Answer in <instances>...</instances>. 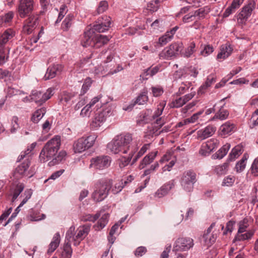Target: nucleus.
<instances>
[{
    "instance_id": "nucleus-38",
    "label": "nucleus",
    "mask_w": 258,
    "mask_h": 258,
    "mask_svg": "<svg viewBox=\"0 0 258 258\" xmlns=\"http://www.w3.org/2000/svg\"><path fill=\"white\" fill-rule=\"evenodd\" d=\"M201 51L200 52V54L203 56H207L211 54L214 50V48L212 45L207 44H202L201 46Z\"/></svg>"
},
{
    "instance_id": "nucleus-3",
    "label": "nucleus",
    "mask_w": 258,
    "mask_h": 258,
    "mask_svg": "<svg viewBox=\"0 0 258 258\" xmlns=\"http://www.w3.org/2000/svg\"><path fill=\"white\" fill-rule=\"evenodd\" d=\"M112 184V180L110 179L102 178L98 180L94 185L92 198L97 202L103 201L108 196Z\"/></svg>"
},
{
    "instance_id": "nucleus-1",
    "label": "nucleus",
    "mask_w": 258,
    "mask_h": 258,
    "mask_svg": "<svg viewBox=\"0 0 258 258\" xmlns=\"http://www.w3.org/2000/svg\"><path fill=\"white\" fill-rule=\"evenodd\" d=\"M107 148L113 154H126L137 152L139 146L137 141H133L132 135L127 133L116 136L108 144Z\"/></svg>"
},
{
    "instance_id": "nucleus-10",
    "label": "nucleus",
    "mask_w": 258,
    "mask_h": 258,
    "mask_svg": "<svg viewBox=\"0 0 258 258\" xmlns=\"http://www.w3.org/2000/svg\"><path fill=\"white\" fill-rule=\"evenodd\" d=\"M53 94V89L48 88L46 92L42 93L40 91L33 90L30 95V100L36 103L42 104L50 99Z\"/></svg>"
},
{
    "instance_id": "nucleus-55",
    "label": "nucleus",
    "mask_w": 258,
    "mask_h": 258,
    "mask_svg": "<svg viewBox=\"0 0 258 258\" xmlns=\"http://www.w3.org/2000/svg\"><path fill=\"white\" fill-rule=\"evenodd\" d=\"M67 12L68 9L67 6L64 5H62L59 8V12L58 14V18L55 21V23L60 22Z\"/></svg>"
},
{
    "instance_id": "nucleus-27",
    "label": "nucleus",
    "mask_w": 258,
    "mask_h": 258,
    "mask_svg": "<svg viewBox=\"0 0 258 258\" xmlns=\"http://www.w3.org/2000/svg\"><path fill=\"white\" fill-rule=\"evenodd\" d=\"M232 48L229 45L225 44L221 46L220 51L217 56V59L221 61L227 58L231 54Z\"/></svg>"
},
{
    "instance_id": "nucleus-35",
    "label": "nucleus",
    "mask_w": 258,
    "mask_h": 258,
    "mask_svg": "<svg viewBox=\"0 0 258 258\" xmlns=\"http://www.w3.org/2000/svg\"><path fill=\"white\" fill-rule=\"evenodd\" d=\"M253 235V233L250 231L244 232H237L236 235L233 239V242L236 241H242L250 238Z\"/></svg>"
},
{
    "instance_id": "nucleus-16",
    "label": "nucleus",
    "mask_w": 258,
    "mask_h": 258,
    "mask_svg": "<svg viewBox=\"0 0 258 258\" xmlns=\"http://www.w3.org/2000/svg\"><path fill=\"white\" fill-rule=\"evenodd\" d=\"M155 120L151 125L148 127V134L150 136H158L159 135L158 130L165 123V118L163 117L157 118L155 119H152V121Z\"/></svg>"
},
{
    "instance_id": "nucleus-12",
    "label": "nucleus",
    "mask_w": 258,
    "mask_h": 258,
    "mask_svg": "<svg viewBox=\"0 0 258 258\" xmlns=\"http://www.w3.org/2000/svg\"><path fill=\"white\" fill-rule=\"evenodd\" d=\"M194 245L193 240L190 238H180L175 242L174 251H184L189 249Z\"/></svg>"
},
{
    "instance_id": "nucleus-53",
    "label": "nucleus",
    "mask_w": 258,
    "mask_h": 258,
    "mask_svg": "<svg viewBox=\"0 0 258 258\" xmlns=\"http://www.w3.org/2000/svg\"><path fill=\"white\" fill-rule=\"evenodd\" d=\"M185 104L182 97L177 98L172 100L170 103V106L171 108H179Z\"/></svg>"
},
{
    "instance_id": "nucleus-28",
    "label": "nucleus",
    "mask_w": 258,
    "mask_h": 258,
    "mask_svg": "<svg viewBox=\"0 0 258 258\" xmlns=\"http://www.w3.org/2000/svg\"><path fill=\"white\" fill-rule=\"evenodd\" d=\"M157 154L158 151H154L149 153L148 155L145 156L140 163V169H143L146 166L151 164L155 159Z\"/></svg>"
},
{
    "instance_id": "nucleus-54",
    "label": "nucleus",
    "mask_w": 258,
    "mask_h": 258,
    "mask_svg": "<svg viewBox=\"0 0 258 258\" xmlns=\"http://www.w3.org/2000/svg\"><path fill=\"white\" fill-rule=\"evenodd\" d=\"M36 143L34 142L32 143L30 146L28 147L27 150L23 153H21V155L18 158V161H20L23 159L27 155H28L31 151L35 148Z\"/></svg>"
},
{
    "instance_id": "nucleus-57",
    "label": "nucleus",
    "mask_w": 258,
    "mask_h": 258,
    "mask_svg": "<svg viewBox=\"0 0 258 258\" xmlns=\"http://www.w3.org/2000/svg\"><path fill=\"white\" fill-rule=\"evenodd\" d=\"M32 195V190L31 189H26L23 196L24 197L22 202L19 205V207H22L31 198Z\"/></svg>"
},
{
    "instance_id": "nucleus-56",
    "label": "nucleus",
    "mask_w": 258,
    "mask_h": 258,
    "mask_svg": "<svg viewBox=\"0 0 258 258\" xmlns=\"http://www.w3.org/2000/svg\"><path fill=\"white\" fill-rule=\"evenodd\" d=\"M150 146L149 144H145L140 150V151L138 152L137 155L135 156V158L133 159V163L136 162L137 160L140 158L142 156H143L145 153L147 151Z\"/></svg>"
},
{
    "instance_id": "nucleus-13",
    "label": "nucleus",
    "mask_w": 258,
    "mask_h": 258,
    "mask_svg": "<svg viewBox=\"0 0 258 258\" xmlns=\"http://www.w3.org/2000/svg\"><path fill=\"white\" fill-rule=\"evenodd\" d=\"M254 9V4L253 3H250L245 6L238 15V23L241 24L245 23L251 15Z\"/></svg>"
},
{
    "instance_id": "nucleus-5",
    "label": "nucleus",
    "mask_w": 258,
    "mask_h": 258,
    "mask_svg": "<svg viewBox=\"0 0 258 258\" xmlns=\"http://www.w3.org/2000/svg\"><path fill=\"white\" fill-rule=\"evenodd\" d=\"M95 135H90L86 138L82 137L75 141L73 145V149L75 153H82L92 147L95 144L97 139Z\"/></svg>"
},
{
    "instance_id": "nucleus-61",
    "label": "nucleus",
    "mask_w": 258,
    "mask_h": 258,
    "mask_svg": "<svg viewBox=\"0 0 258 258\" xmlns=\"http://www.w3.org/2000/svg\"><path fill=\"white\" fill-rule=\"evenodd\" d=\"M190 85V83H185L182 82L179 87L178 92L176 93L177 95L179 96L183 94L189 89Z\"/></svg>"
},
{
    "instance_id": "nucleus-9",
    "label": "nucleus",
    "mask_w": 258,
    "mask_h": 258,
    "mask_svg": "<svg viewBox=\"0 0 258 258\" xmlns=\"http://www.w3.org/2000/svg\"><path fill=\"white\" fill-rule=\"evenodd\" d=\"M15 35V32L12 29L5 30L0 36V54L6 55L9 53L10 48L8 46L9 41Z\"/></svg>"
},
{
    "instance_id": "nucleus-39",
    "label": "nucleus",
    "mask_w": 258,
    "mask_h": 258,
    "mask_svg": "<svg viewBox=\"0 0 258 258\" xmlns=\"http://www.w3.org/2000/svg\"><path fill=\"white\" fill-rule=\"evenodd\" d=\"M210 12V9L208 7L201 8L196 11L194 13L196 18V19H203Z\"/></svg>"
},
{
    "instance_id": "nucleus-17",
    "label": "nucleus",
    "mask_w": 258,
    "mask_h": 258,
    "mask_svg": "<svg viewBox=\"0 0 258 258\" xmlns=\"http://www.w3.org/2000/svg\"><path fill=\"white\" fill-rule=\"evenodd\" d=\"M111 18L105 16L99 20V23L94 25L93 29L97 32L103 33L107 30L110 27Z\"/></svg>"
},
{
    "instance_id": "nucleus-43",
    "label": "nucleus",
    "mask_w": 258,
    "mask_h": 258,
    "mask_svg": "<svg viewBox=\"0 0 258 258\" xmlns=\"http://www.w3.org/2000/svg\"><path fill=\"white\" fill-rule=\"evenodd\" d=\"M24 188L23 184H18L12 193V202H14L22 192Z\"/></svg>"
},
{
    "instance_id": "nucleus-11",
    "label": "nucleus",
    "mask_w": 258,
    "mask_h": 258,
    "mask_svg": "<svg viewBox=\"0 0 258 258\" xmlns=\"http://www.w3.org/2000/svg\"><path fill=\"white\" fill-rule=\"evenodd\" d=\"M33 0H19L18 12L19 16L24 18L33 10Z\"/></svg>"
},
{
    "instance_id": "nucleus-62",
    "label": "nucleus",
    "mask_w": 258,
    "mask_h": 258,
    "mask_svg": "<svg viewBox=\"0 0 258 258\" xmlns=\"http://www.w3.org/2000/svg\"><path fill=\"white\" fill-rule=\"evenodd\" d=\"M196 20V18L194 15V12H190L182 18V21L184 23H188L191 22Z\"/></svg>"
},
{
    "instance_id": "nucleus-46",
    "label": "nucleus",
    "mask_w": 258,
    "mask_h": 258,
    "mask_svg": "<svg viewBox=\"0 0 258 258\" xmlns=\"http://www.w3.org/2000/svg\"><path fill=\"white\" fill-rule=\"evenodd\" d=\"M163 0H153L148 4L147 9L151 12H156L158 10L159 4Z\"/></svg>"
},
{
    "instance_id": "nucleus-14",
    "label": "nucleus",
    "mask_w": 258,
    "mask_h": 258,
    "mask_svg": "<svg viewBox=\"0 0 258 258\" xmlns=\"http://www.w3.org/2000/svg\"><path fill=\"white\" fill-rule=\"evenodd\" d=\"M80 67L82 68L84 70H90V72L94 73L95 75H104V73L107 72V70L106 68V71L103 68V66H100L98 68H95L94 71L93 70V65L91 63L89 58L84 59L81 60L80 63Z\"/></svg>"
},
{
    "instance_id": "nucleus-4",
    "label": "nucleus",
    "mask_w": 258,
    "mask_h": 258,
    "mask_svg": "<svg viewBox=\"0 0 258 258\" xmlns=\"http://www.w3.org/2000/svg\"><path fill=\"white\" fill-rule=\"evenodd\" d=\"M113 108L112 106H108L98 110L95 114L90 124L91 129L97 130L105 122L107 117L113 114Z\"/></svg>"
},
{
    "instance_id": "nucleus-41",
    "label": "nucleus",
    "mask_w": 258,
    "mask_h": 258,
    "mask_svg": "<svg viewBox=\"0 0 258 258\" xmlns=\"http://www.w3.org/2000/svg\"><path fill=\"white\" fill-rule=\"evenodd\" d=\"M196 43L194 42H191L189 44L188 46L185 48L184 52H182V55L185 57H189L195 52Z\"/></svg>"
},
{
    "instance_id": "nucleus-23",
    "label": "nucleus",
    "mask_w": 258,
    "mask_h": 258,
    "mask_svg": "<svg viewBox=\"0 0 258 258\" xmlns=\"http://www.w3.org/2000/svg\"><path fill=\"white\" fill-rule=\"evenodd\" d=\"M30 163V160L27 159L24 162L18 166L15 170L14 176L16 178H20L27 175Z\"/></svg>"
},
{
    "instance_id": "nucleus-21",
    "label": "nucleus",
    "mask_w": 258,
    "mask_h": 258,
    "mask_svg": "<svg viewBox=\"0 0 258 258\" xmlns=\"http://www.w3.org/2000/svg\"><path fill=\"white\" fill-rule=\"evenodd\" d=\"M62 66L60 64H54L50 66L47 70L46 73L43 78L44 79L47 80L54 78L62 71Z\"/></svg>"
},
{
    "instance_id": "nucleus-51",
    "label": "nucleus",
    "mask_w": 258,
    "mask_h": 258,
    "mask_svg": "<svg viewBox=\"0 0 258 258\" xmlns=\"http://www.w3.org/2000/svg\"><path fill=\"white\" fill-rule=\"evenodd\" d=\"M165 106V103L164 102L160 103L158 105L156 110L154 112V114L151 115L152 119H155L157 118H159V116L162 114Z\"/></svg>"
},
{
    "instance_id": "nucleus-34",
    "label": "nucleus",
    "mask_w": 258,
    "mask_h": 258,
    "mask_svg": "<svg viewBox=\"0 0 258 258\" xmlns=\"http://www.w3.org/2000/svg\"><path fill=\"white\" fill-rule=\"evenodd\" d=\"M46 113V108L44 107L37 109L33 113L32 117V121L34 123H37L44 115Z\"/></svg>"
},
{
    "instance_id": "nucleus-63",
    "label": "nucleus",
    "mask_w": 258,
    "mask_h": 258,
    "mask_svg": "<svg viewBox=\"0 0 258 258\" xmlns=\"http://www.w3.org/2000/svg\"><path fill=\"white\" fill-rule=\"evenodd\" d=\"M108 3L106 1H103L99 3L98 9L97 13L98 14L102 13L105 12L108 9Z\"/></svg>"
},
{
    "instance_id": "nucleus-44",
    "label": "nucleus",
    "mask_w": 258,
    "mask_h": 258,
    "mask_svg": "<svg viewBox=\"0 0 258 258\" xmlns=\"http://www.w3.org/2000/svg\"><path fill=\"white\" fill-rule=\"evenodd\" d=\"M72 96L71 93L64 92L59 97V102L63 105H67L70 103Z\"/></svg>"
},
{
    "instance_id": "nucleus-32",
    "label": "nucleus",
    "mask_w": 258,
    "mask_h": 258,
    "mask_svg": "<svg viewBox=\"0 0 258 258\" xmlns=\"http://www.w3.org/2000/svg\"><path fill=\"white\" fill-rule=\"evenodd\" d=\"M136 152L131 153L128 151V153H126L125 154H127V157H122L119 160V166L120 168H124L131 161L134 155Z\"/></svg>"
},
{
    "instance_id": "nucleus-48",
    "label": "nucleus",
    "mask_w": 258,
    "mask_h": 258,
    "mask_svg": "<svg viewBox=\"0 0 258 258\" xmlns=\"http://www.w3.org/2000/svg\"><path fill=\"white\" fill-rule=\"evenodd\" d=\"M205 143L207 146H208V148L210 150L211 152L217 148L219 145V141L217 139L214 138L208 140Z\"/></svg>"
},
{
    "instance_id": "nucleus-15",
    "label": "nucleus",
    "mask_w": 258,
    "mask_h": 258,
    "mask_svg": "<svg viewBox=\"0 0 258 258\" xmlns=\"http://www.w3.org/2000/svg\"><path fill=\"white\" fill-rule=\"evenodd\" d=\"M38 17L30 15L25 21L23 31L27 34L31 33L38 25Z\"/></svg>"
},
{
    "instance_id": "nucleus-59",
    "label": "nucleus",
    "mask_w": 258,
    "mask_h": 258,
    "mask_svg": "<svg viewBox=\"0 0 258 258\" xmlns=\"http://www.w3.org/2000/svg\"><path fill=\"white\" fill-rule=\"evenodd\" d=\"M92 81L90 78L85 79L81 90V94H84L89 90L92 84Z\"/></svg>"
},
{
    "instance_id": "nucleus-60",
    "label": "nucleus",
    "mask_w": 258,
    "mask_h": 258,
    "mask_svg": "<svg viewBox=\"0 0 258 258\" xmlns=\"http://www.w3.org/2000/svg\"><path fill=\"white\" fill-rule=\"evenodd\" d=\"M216 78L214 75H211L207 78V81L205 84L201 86L202 89H206L210 87L213 83L215 82Z\"/></svg>"
},
{
    "instance_id": "nucleus-37",
    "label": "nucleus",
    "mask_w": 258,
    "mask_h": 258,
    "mask_svg": "<svg viewBox=\"0 0 258 258\" xmlns=\"http://www.w3.org/2000/svg\"><path fill=\"white\" fill-rule=\"evenodd\" d=\"M109 218L108 214H104L98 221L97 224L95 226L96 230H100L103 228L108 222Z\"/></svg>"
},
{
    "instance_id": "nucleus-58",
    "label": "nucleus",
    "mask_w": 258,
    "mask_h": 258,
    "mask_svg": "<svg viewBox=\"0 0 258 258\" xmlns=\"http://www.w3.org/2000/svg\"><path fill=\"white\" fill-rule=\"evenodd\" d=\"M235 180V178L234 176L229 175L224 178L222 183V185L231 186L233 185Z\"/></svg>"
},
{
    "instance_id": "nucleus-7",
    "label": "nucleus",
    "mask_w": 258,
    "mask_h": 258,
    "mask_svg": "<svg viewBox=\"0 0 258 258\" xmlns=\"http://www.w3.org/2000/svg\"><path fill=\"white\" fill-rule=\"evenodd\" d=\"M183 46L181 42L174 43L165 48L159 54L160 58L168 59L181 52Z\"/></svg>"
},
{
    "instance_id": "nucleus-42",
    "label": "nucleus",
    "mask_w": 258,
    "mask_h": 258,
    "mask_svg": "<svg viewBox=\"0 0 258 258\" xmlns=\"http://www.w3.org/2000/svg\"><path fill=\"white\" fill-rule=\"evenodd\" d=\"M247 159L246 155H244L242 159L236 163L235 169L237 172H241L245 169Z\"/></svg>"
},
{
    "instance_id": "nucleus-45",
    "label": "nucleus",
    "mask_w": 258,
    "mask_h": 258,
    "mask_svg": "<svg viewBox=\"0 0 258 258\" xmlns=\"http://www.w3.org/2000/svg\"><path fill=\"white\" fill-rule=\"evenodd\" d=\"M30 217L32 221H37L44 219L46 216L44 214H40L39 212L32 209L30 213Z\"/></svg>"
},
{
    "instance_id": "nucleus-20",
    "label": "nucleus",
    "mask_w": 258,
    "mask_h": 258,
    "mask_svg": "<svg viewBox=\"0 0 258 258\" xmlns=\"http://www.w3.org/2000/svg\"><path fill=\"white\" fill-rule=\"evenodd\" d=\"M216 128L212 125H209L204 128L197 131V138L203 140L211 137L216 132Z\"/></svg>"
},
{
    "instance_id": "nucleus-29",
    "label": "nucleus",
    "mask_w": 258,
    "mask_h": 258,
    "mask_svg": "<svg viewBox=\"0 0 258 258\" xmlns=\"http://www.w3.org/2000/svg\"><path fill=\"white\" fill-rule=\"evenodd\" d=\"M148 100V97L147 96V93L146 92H143L140 94L137 98L136 101L128 106L125 108V110H131L133 108L135 104H138L139 105H143L146 103Z\"/></svg>"
},
{
    "instance_id": "nucleus-19",
    "label": "nucleus",
    "mask_w": 258,
    "mask_h": 258,
    "mask_svg": "<svg viewBox=\"0 0 258 258\" xmlns=\"http://www.w3.org/2000/svg\"><path fill=\"white\" fill-rule=\"evenodd\" d=\"M89 231L90 226L87 225H84L78 228L75 237H73L74 244L76 246L79 245L81 241L88 235Z\"/></svg>"
},
{
    "instance_id": "nucleus-24",
    "label": "nucleus",
    "mask_w": 258,
    "mask_h": 258,
    "mask_svg": "<svg viewBox=\"0 0 258 258\" xmlns=\"http://www.w3.org/2000/svg\"><path fill=\"white\" fill-rule=\"evenodd\" d=\"M151 110L148 109L145 112L141 113L137 117V124L140 125H143L152 121L151 115Z\"/></svg>"
},
{
    "instance_id": "nucleus-22",
    "label": "nucleus",
    "mask_w": 258,
    "mask_h": 258,
    "mask_svg": "<svg viewBox=\"0 0 258 258\" xmlns=\"http://www.w3.org/2000/svg\"><path fill=\"white\" fill-rule=\"evenodd\" d=\"M94 35L93 30L89 29L85 31L81 39V45L84 47L89 46L93 47Z\"/></svg>"
},
{
    "instance_id": "nucleus-49",
    "label": "nucleus",
    "mask_w": 258,
    "mask_h": 258,
    "mask_svg": "<svg viewBox=\"0 0 258 258\" xmlns=\"http://www.w3.org/2000/svg\"><path fill=\"white\" fill-rule=\"evenodd\" d=\"M75 228L74 226L70 227L66 233L65 243H70L71 241H74L73 237H75L74 234Z\"/></svg>"
},
{
    "instance_id": "nucleus-40",
    "label": "nucleus",
    "mask_w": 258,
    "mask_h": 258,
    "mask_svg": "<svg viewBox=\"0 0 258 258\" xmlns=\"http://www.w3.org/2000/svg\"><path fill=\"white\" fill-rule=\"evenodd\" d=\"M228 163H224L222 165H219L214 167V172L218 175H223L225 174L228 168Z\"/></svg>"
},
{
    "instance_id": "nucleus-25",
    "label": "nucleus",
    "mask_w": 258,
    "mask_h": 258,
    "mask_svg": "<svg viewBox=\"0 0 258 258\" xmlns=\"http://www.w3.org/2000/svg\"><path fill=\"white\" fill-rule=\"evenodd\" d=\"M110 37L103 35H95L93 47L98 48L107 44Z\"/></svg>"
},
{
    "instance_id": "nucleus-8",
    "label": "nucleus",
    "mask_w": 258,
    "mask_h": 258,
    "mask_svg": "<svg viewBox=\"0 0 258 258\" xmlns=\"http://www.w3.org/2000/svg\"><path fill=\"white\" fill-rule=\"evenodd\" d=\"M111 158L108 156L102 155L92 158L90 160V168L102 170L107 168L110 165Z\"/></svg>"
},
{
    "instance_id": "nucleus-31",
    "label": "nucleus",
    "mask_w": 258,
    "mask_h": 258,
    "mask_svg": "<svg viewBox=\"0 0 258 258\" xmlns=\"http://www.w3.org/2000/svg\"><path fill=\"white\" fill-rule=\"evenodd\" d=\"M230 148V145L229 144H226L222 147H221L215 154L213 155L214 159H222L223 158L227 153Z\"/></svg>"
},
{
    "instance_id": "nucleus-33",
    "label": "nucleus",
    "mask_w": 258,
    "mask_h": 258,
    "mask_svg": "<svg viewBox=\"0 0 258 258\" xmlns=\"http://www.w3.org/2000/svg\"><path fill=\"white\" fill-rule=\"evenodd\" d=\"M74 18V16L72 14L67 16L61 24V28L63 31L69 30L73 24Z\"/></svg>"
},
{
    "instance_id": "nucleus-2",
    "label": "nucleus",
    "mask_w": 258,
    "mask_h": 258,
    "mask_svg": "<svg viewBox=\"0 0 258 258\" xmlns=\"http://www.w3.org/2000/svg\"><path fill=\"white\" fill-rule=\"evenodd\" d=\"M61 138L59 136H55L49 140L44 145L39 155V160L45 163L56 155L60 148Z\"/></svg>"
},
{
    "instance_id": "nucleus-26",
    "label": "nucleus",
    "mask_w": 258,
    "mask_h": 258,
    "mask_svg": "<svg viewBox=\"0 0 258 258\" xmlns=\"http://www.w3.org/2000/svg\"><path fill=\"white\" fill-rule=\"evenodd\" d=\"M60 242V236L58 232L56 233L50 243L48 245V249L47 250V253L48 254H51L58 247Z\"/></svg>"
},
{
    "instance_id": "nucleus-64",
    "label": "nucleus",
    "mask_w": 258,
    "mask_h": 258,
    "mask_svg": "<svg viewBox=\"0 0 258 258\" xmlns=\"http://www.w3.org/2000/svg\"><path fill=\"white\" fill-rule=\"evenodd\" d=\"M250 170L254 176H258V158L255 159L253 162Z\"/></svg>"
},
{
    "instance_id": "nucleus-18",
    "label": "nucleus",
    "mask_w": 258,
    "mask_h": 258,
    "mask_svg": "<svg viewBox=\"0 0 258 258\" xmlns=\"http://www.w3.org/2000/svg\"><path fill=\"white\" fill-rule=\"evenodd\" d=\"M175 186V181L173 180H170L163 185L154 194V197L156 199H160L165 196L168 192Z\"/></svg>"
},
{
    "instance_id": "nucleus-52",
    "label": "nucleus",
    "mask_w": 258,
    "mask_h": 258,
    "mask_svg": "<svg viewBox=\"0 0 258 258\" xmlns=\"http://www.w3.org/2000/svg\"><path fill=\"white\" fill-rule=\"evenodd\" d=\"M72 253L71 243H65L63 246V250L61 253V258H70Z\"/></svg>"
},
{
    "instance_id": "nucleus-6",
    "label": "nucleus",
    "mask_w": 258,
    "mask_h": 258,
    "mask_svg": "<svg viewBox=\"0 0 258 258\" xmlns=\"http://www.w3.org/2000/svg\"><path fill=\"white\" fill-rule=\"evenodd\" d=\"M197 181V175L192 170L184 171L181 177L180 184L182 189L187 192H190L194 188V184Z\"/></svg>"
},
{
    "instance_id": "nucleus-50",
    "label": "nucleus",
    "mask_w": 258,
    "mask_h": 258,
    "mask_svg": "<svg viewBox=\"0 0 258 258\" xmlns=\"http://www.w3.org/2000/svg\"><path fill=\"white\" fill-rule=\"evenodd\" d=\"M242 154L241 147L237 146L232 149L229 154V159L230 160H234Z\"/></svg>"
},
{
    "instance_id": "nucleus-30",
    "label": "nucleus",
    "mask_w": 258,
    "mask_h": 258,
    "mask_svg": "<svg viewBox=\"0 0 258 258\" xmlns=\"http://www.w3.org/2000/svg\"><path fill=\"white\" fill-rule=\"evenodd\" d=\"M234 127L233 123L227 121L220 126V131L221 136H225L231 134L233 132Z\"/></svg>"
},
{
    "instance_id": "nucleus-36",
    "label": "nucleus",
    "mask_w": 258,
    "mask_h": 258,
    "mask_svg": "<svg viewBox=\"0 0 258 258\" xmlns=\"http://www.w3.org/2000/svg\"><path fill=\"white\" fill-rule=\"evenodd\" d=\"M229 115L228 111L224 109L222 106L220 108L219 110L215 114L214 117L212 118V120H215L219 119L221 120H225L227 118Z\"/></svg>"
},
{
    "instance_id": "nucleus-47",
    "label": "nucleus",
    "mask_w": 258,
    "mask_h": 258,
    "mask_svg": "<svg viewBox=\"0 0 258 258\" xmlns=\"http://www.w3.org/2000/svg\"><path fill=\"white\" fill-rule=\"evenodd\" d=\"M159 70V68L158 67H155L152 69L149 68L147 69L142 75H141V77H142L144 80H147L148 78L147 77V76H149L150 77H152L157 73Z\"/></svg>"
}]
</instances>
